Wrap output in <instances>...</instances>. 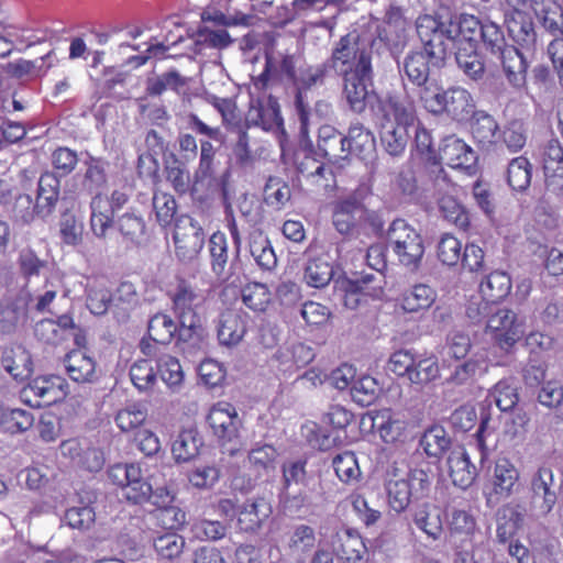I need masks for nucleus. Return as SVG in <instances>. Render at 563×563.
Returning <instances> with one entry per match:
<instances>
[{
	"label": "nucleus",
	"mask_w": 563,
	"mask_h": 563,
	"mask_svg": "<svg viewBox=\"0 0 563 563\" xmlns=\"http://www.w3.org/2000/svg\"><path fill=\"white\" fill-rule=\"evenodd\" d=\"M380 119V142L391 156L401 155L409 140V130L416 125L418 115L412 101L396 95H387L378 100Z\"/></svg>",
	"instance_id": "nucleus-1"
},
{
	"label": "nucleus",
	"mask_w": 563,
	"mask_h": 563,
	"mask_svg": "<svg viewBox=\"0 0 563 563\" xmlns=\"http://www.w3.org/2000/svg\"><path fill=\"white\" fill-rule=\"evenodd\" d=\"M108 476L114 485L121 487L122 496L133 504L152 499L154 505L162 508L174 499V494L167 486H159L154 477L153 482L147 481L139 464H115L109 468Z\"/></svg>",
	"instance_id": "nucleus-2"
},
{
	"label": "nucleus",
	"mask_w": 563,
	"mask_h": 563,
	"mask_svg": "<svg viewBox=\"0 0 563 563\" xmlns=\"http://www.w3.org/2000/svg\"><path fill=\"white\" fill-rule=\"evenodd\" d=\"M384 490L388 507L401 514L407 510L412 499L427 496L430 489L428 474L422 470L406 471L393 463L384 475Z\"/></svg>",
	"instance_id": "nucleus-3"
},
{
	"label": "nucleus",
	"mask_w": 563,
	"mask_h": 563,
	"mask_svg": "<svg viewBox=\"0 0 563 563\" xmlns=\"http://www.w3.org/2000/svg\"><path fill=\"white\" fill-rule=\"evenodd\" d=\"M330 66L342 77L372 71V49L361 43L356 33H347L334 45Z\"/></svg>",
	"instance_id": "nucleus-4"
},
{
	"label": "nucleus",
	"mask_w": 563,
	"mask_h": 563,
	"mask_svg": "<svg viewBox=\"0 0 563 563\" xmlns=\"http://www.w3.org/2000/svg\"><path fill=\"white\" fill-rule=\"evenodd\" d=\"M387 245L402 266L411 271L418 269L424 254L423 239L404 219H396L389 225Z\"/></svg>",
	"instance_id": "nucleus-5"
},
{
	"label": "nucleus",
	"mask_w": 563,
	"mask_h": 563,
	"mask_svg": "<svg viewBox=\"0 0 563 563\" xmlns=\"http://www.w3.org/2000/svg\"><path fill=\"white\" fill-rule=\"evenodd\" d=\"M558 485L553 471L548 466H540L530 477L528 488V511L532 517L548 516L558 503Z\"/></svg>",
	"instance_id": "nucleus-6"
},
{
	"label": "nucleus",
	"mask_w": 563,
	"mask_h": 563,
	"mask_svg": "<svg viewBox=\"0 0 563 563\" xmlns=\"http://www.w3.org/2000/svg\"><path fill=\"white\" fill-rule=\"evenodd\" d=\"M67 383L58 375L40 376L32 379L21 391V398L32 407H42L63 400L67 395Z\"/></svg>",
	"instance_id": "nucleus-7"
},
{
	"label": "nucleus",
	"mask_w": 563,
	"mask_h": 563,
	"mask_svg": "<svg viewBox=\"0 0 563 563\" xmlns=\"http://www.w3.org/2000/svg\"><path fill=\"white\" fill-rule=\"evenodd\" d=\"M174 243L179 261L184 263L195 261L205 244L202 228L189 216L179 217L175 224Z\"/></svg>",
	"instance_id": "nucleus-8"
},
{
	"label": "nucleus",
	"mask_w": 563,
	"mask_h": 563,
	"mask_svg": "<svg viewBox=\"0 0 563 563\" xmlns=\"http://www.w3.org/2000/svg\"><path fill=\"white\" fill-rule=\"evenodd\" d=\"M342 78L343 96L353 112L362 113L368 104L375 113L378 112V100L385 99V97H379L368 90L373 80V70L364 74H350Z\"/></svg>",
	"instance_id": "nucleus-9"
},
{
	"label": "nucleus",
	"mask_w": 563,
	"mask_h": 563,
	"mask_svg": "<svg viewBox=\"0 0 563 563\" xmlns=\"http://www.w3.org/2000/svg\"><path fill=\"white\" fill-rule=\"evenodd\" d=\"M486 332L494 343L509 353L523 334L522 325L517 314L509 309H498L486 323Z\"/></svg>",
	"instance_id": "nucleus-10"
},
{
	"label": "nucleus",
	"mask_w": 563,
	"mask_h": 563,
	"mask_svg": "<svg viewBox=\"0 0 563 563\" xmlns=\"http://www.w3.org/2000/svg\"><path fill=\"white\" fill-rule=\"evenodd\" d=\"M298 173L312 181L325 191L333 190L338 187V177L344 172V159L338 162H320L316 154L305 153L302 158H298Z\"/></svg>",
	"instance_id": "nucleus-11"
},
{
	"label": "nucleus",
	"mask_w": 563,
	"mask_h": 563,
	"mask_svg": "<svg viewBox=\"0 0 563 563\" xmlns=\"http://www.w3.org/2000/svg\"><path fill=\"white\" fill-rule=\"evenodd\" d=\"M332 551L341 563H368L369 551L357 529L342 528L332 538Z\"/></svg>",
	"instance_id": "nucleus-12"
},
{
	"label": "nucleus",
	"mask_w": 563,
	"mask_h": 563,
	"mask_svg": "<svg viewBox=\"0 0 563 563\" xmlns=\"http://www.w3.org/2000/svg\"><path fill=\"white\" fill-rule=\"evenodd\" d=\"M368 220L367 208L356 198H345L334 202L332 223L342 235H352Z\"/></svg>",
	"instance_id": "nucleus-13"
},
{
	"label": "nucleus",
	"mask_w": 563,
	"mask_h": 563,
	"mask_svg": "<svg viewBox=\"0 0 563 563\" xmlns=\"http://www.w3.org/2000/svg\"><path fill=\"white\" fill-rule=\"evenodd\" d=\"M253 124L264 131L285 134L284 120L280 114L278 100L273 96L258 97L249 107V126Z\"/></svg>",
	"instance_id": "nucleus-14"
},
{
	"label": "nucleus",
	"mask_w": 563,
	"mask_h": 563,
	"mask_svg": "<svg viewBox=\"0 0 563 563\" xmlns=\"http://www.w3.org/2000/svg\"><path fill=\"white\" fill-rule=\"evenodd\" d=\"M168 296L179 322H191L194 319H198L197 310L203 302V296L197 288L180 279L168 291Z\"/></svg>",
	"instance_id": "nucleus-15"
},
{
	"label": "nucleus",
	"mask_w": 563,
	"mask_h": 563,
	"mask_svg": "<svg viewBox=\"0 0 563 563\" xmlns=\"http://www.w3.org/2000/svg\"><path fill=\"white\" fill-rule=\"evenodd\" d=\"M505 23L510 37L521 49L528 53L534 52L537 33L530 13L512 9L506 14Z\"/></svg>",
	"instance_id": "nucleus-16"
},
{
	"label": "nucleus",
	"mask_w": 563,
	"mask_h": 563,
	"mask_svg": "<svg viewBox=\"0 0 563 563\" xmlns=\"http://www.w3.org/2000/svg\"><path fill=\"white\" fill-rule=\"evenodd\" d=\"M520 473L515 464L508 459H498L495 462L490 478V496L497 500L507 499L512 496L519 487Z\"/></svg>",
	"instance_id": "nucleus-17"
},
{
	"label": "nucleus",
	"mask_w": 563,
	"mask_h": 563,
	"mask_svg": "<svg viewBox=\"0 0 563 563\" xmlns=\"http://www.w3.org/2000/svg\"><path fill=\"white\" fill-rule=\"evenodd\" d=\"M208 422L219 439L228 441H231L236 435L241 424L235 408L225 401L218 402L211 407Z\"/></svg>",
	"instance_id": "nucleus-18"
},
{
	"label": "nucleus",
	"mask_w": 563,
	"mask_h": 563,
	"mask_svg": "<svg viewBox=\"0 0 563 563\" xmlns=\"http://www.w3.org/2000/svg\"><path fill=\"white\" fill-rule=\"evenodd\" d=\"M526 511L519 503H507L498 509L496 537L499 543L506 544L517 536L523 526Z\"/></svg>",
	"instance_id": "nucleus-19"
},
{
	"label": "nucleus",
	"mask_w": 563,
	"mask_h": 563,
	"mask_svg": "<svg viewBox=\"0 0 563 563\" xmlns=\"http://www.w3.org/2000/svg\"><path fill=\"white\" fill-rule=\"evenodd\" d=\"M501 63L508 82L515 88H522L527 82L528 63L523 53L514 45H507L496 54Z\"/></svg>",
	"instance_id": "nucleus-20"
},
{
	"label": "nucleus",
	"mask_w": 563,
	"mask_h": 563,
	"mask_svg": "<svg viewBox=\"0 0 563 563\" xmlns=\"http://www.w3.org/2000/svg\"><path fill=\"white\" fill-rule=\"evenodd\" d=\"M437 291L427 284H416L404 290L396 306L405 313H420L429 310L435 302Z\"/></svg>",
	"instance_id": "nucleus-21"
},
{
	"label": "nucleus",
	"mask_w": 563,
	"mask_h": 563,
	"mask_svg": "<svg viewBox=\"0 0 563 563\" xmlns=\"http://www.w3.org/2000/svg\"><path fill=\"white\" fill-rule=\"evenodd\" d=\"M345 307L354 309L366 297L378 298L383 294V287L376 284V277L372 274L362 275L356 279L343 282Z\"/></svg>",
	"instance_id": "nucleus-22"
},
{
	"label": "nucleus",
	"mask_w": 563,
	"mask_h": 563,
	"mask_svg": "<svg viewBox=\"0 0 563 563\" xmlns=\"http://www.w3.org/2000/svg\"><path fill=\"white\" fill-rule=\"evenodd\" d=\"M449 476L452 483L462 488H468L476 478L477 471L471 463L470 456L463 446L453 449L448 456Z\"/></svg>",
	"instance_id": "nucleus-23"
},
{
	"label": "nucleus",
	"mask_w": 563,
	"mask_h": 563,
	"mask_svg": "<svg viewBox=\"0 0 563 563\" xmlns=\"http://www.w3.org/2000/svg\"><path fill=\"white\" fill-rule=\"evenodd\" d=\"M318 150L328 163L344 159V168L350 159L346 156L345 136L331 125H322L318 132Z\"/></svg>",
	"instance_id": "nucleus-24"
},
{
	"label": "nucleus",
	"mask_w": 563,
	"mask_h": 563,
	"mask_svg": "<svg viewBox=\"0 0 563 563\" xmlns=\"http://www.w3.org/2000/svg\"><path fill=\"white\" fill-rule=\"evenodd\" d=\"M444 102L442 114H446L459 122L468 120L474 114L476 108L471 92L462 87L448 88V96Z\"/></svg>",
	"instance_id": "nucleus-25"
},
{
	"label": "nucleus",
	"mask_w": 563,
	"mask_h": 563,
	"mask_svg": "<svg viewBox=\"0 0 563 563\" xmlns=\"http://www.w3.org/2000/svg\"><path fill=\"white\" fill-rule=\"evenodd\" d=\"M411 519L416 527L428 538L438 540L443 531L441 510L433 504L422 503L411 511Z\"/></svg>",
	"instance_id": "nucleus-26"
},
{
	"label": "nucleus",
	"mask_w": 563,
	"mask_h": 563,
	"mask_svg": "<svg viewBox=\"0 0 563 563\" xmlns=\"http://www.w3.org/2000/svg\"><path fill=\"white\" fill-rule=\"evenodd\" d=\"M440 161L452 168H467L471 166L474 153L462 140L448 136L439 151Z\"/></svg>",
	"instance_id": "nucleus-27"
},
{
	"label": "nucleus",
	"mask_w": 563,
	"mask_h": 563,
	"mask_svg": "<svg viewBox=\"0 0 563 563\" xmlns=\"http://www.w3.org/2000/svg\"><path fill=\"white\" fill-rule=\"evenodd\" d=\"M449 36L453 37L455 46L473 44L477 45V36L483 23L474 15L461 14L457 19H451L448 23Z\"/></svg>",
	"instance_id": "nucleus-28"
},
{
	"label": "nucleus",
	"mask_w": 563,
	"mask_h": 563,
	"mask_svg": "<svg viewBox=\"0 0 563 563\" xmlns=\"http://www.w3.org/2000/svg\"><path fill=\"white\" fill-rule=\"evenodd\" d=\"M69 377L76 383H92L96 379V362L82 350H73L64 358Z\"/></svg>",
	"instance_id": "nucleus-29"
},
{
	"label": "nucleus",
	"mask_w": 563,
	"mask_h": 563,
	"mask_svg": "<svg viewBox=\"0 0 563 563\" xmlns=\"http://www.w3.org/2000/svg\"><path fill=\"white\" fill-rule=\"evenodd\" d=\"M372 428L376 429L385 443H395L405 435L407 422L397 418L390 409H383L372 417Z\"/></svg>",
	"instance_id": "nucleus-30"
},
{
	"label": "nucleus",
	"mask_w": 563,
	"mask_h": 563,
	"mask_svg": "<svg viewBox=\"0 0 563 563\" xmlns=\"http://www.w3.org/2000/svg\"><path fill=\"white\" fill-rule=\"evenodd\" d=\"M59 179L53 173H44L38 179L34 212L46 217L51 214L58 201Z\"/></svg>",
	"instance_id": "nucleus-31"
},
{
	"label": "nucleus",
	"mask_w": 563,
	"mask_h": 563,
	"mask_svg": "<svg viewBox=\"0 0 563 563\" xmlns=\"http://www.w3.org/2000/svg\"><path fill=\"white\" fill-rule=\"evenodd\" d=\"M345 144L346 156L355 155L361 159L368 158L376 148L374 134L360 123L350 126Z\"/></svg>",
	"instance_id": "nucleus-32"
},
{
	"label": "nucleus",
	"mask_w": 563,
	"mask_h": 563,
	"mask_svg": "<svg viewBox=\"0 0 563 563\" xmlns=\"http://www.w3.org/2000/svg\"><path fill=\"white\" fill-rule=\"evenodd\" d=\"M90 229L95 236L103 239L107 231L113 224L114 211L109 203V200L101 194L92 197L90 202Z\"/></svg>",
	"instance_id": "nucleus-33"
},
{
	"label": "nucleus",
	"mask_w": 563,
	"mask_h": 563,
	"mask_svg": "<svg viewBox=\"0 0 563 563\" xmlns=\"http://www.w3.org/2000/svg\"><path fill=\"white\" fill-rule=\"evenodd\" d=\"M511 278L505 272L495 271L488 274L479 285V292L487 303H498L511 291Z\"/></svg>",
	"instance_id": "nucleus-34"
},
{
	"label": "nucleus",
	"mask_w": 563,
	"mask_h": 563,
	"mask_svg": "<svg viewBox=\"0 0 563 563\" xmlns=\"http://www.w3.org/2000/svg\"><path fill=\"white\" fill-rule=\"evenodd\" d=\"M203 441L195 427L183 429L172 445V454L176 462H188L195 459Z\"/></svg>",
	"instance_id": "nucleus-35"
},
{
	"label": "nucleus",
	"mask_w": 563,
	"mask_h": 563,
	"mask_svg": "<svg viewBox=\"0 0 563 563\" xmlns=\"http://www.w3.org/2000/svg\"><path fill=\"white\" fill-rule=\"evenodd\" d=\"M207 100L221 114L223 124H225L228 129L238 131L240 133L238 152L240 157L243 158L244 154L246 153V144L243 141V133L240 125L241 120L236 112V106L234 101L232 99L219 98L217 96H209Z\"/></svg>",
	"instance_id": "nucleus-36"
},
{
	"label": "nucleus",
	"mask_w": 563,
	"mask_h": 563,
	"mask_svg": "<svg viewBox=\"0 0 563 563\" xmlns=\"http://www.w3.org/2000/svg\"><path fill=\"white\" fill-rule=\"evenodd\" d=\"M455 60L460 69L471 79H481L485 73V64L477 52V45L466 44L455 46Z\"/></svg>",
	"instance_id": "nucleus-37"
},
{
	"label": "nucleus",
	"mask_w": 563,
	"mask_h": 563,
	"mask_svg": "<svg viewBox=\"0 0 563 563\" xmlns=\"http://www.w3.org/2000/svg\"><path fill=\"white\" fill-rule=\"evenodd\" d=\"M245 332L246 323L242 316L234 311H225L221 314L218 339L222 345H236L243 339Z\"/></svg>",
	"instance_id": "nucleus-38"
},
{
	"label": "nucleus",
	"mask_w": 563,
	"mask_h": 563,
	"mask_svg": "<svg viewBox=\"0 0 563 563\" xmlns=\"http://www.w3.org/2000/svg\"><path fill=\"white\" fill-rule=\"evenodd\" d=\"M423 53L429 57L433 66H441L452 48H455L453 37L449 36L448 25L438 33L421 42Z\"/></svg>",
	"instance_id": "nucleus-39"
},
{
	"label": "nucleus",
	"mask_w": 563,
	"mask_h": 563,
	"mask_svg": "<svg viewBox=\"0 0 563 563\" xmlns=\"http://www.w3.org/2000/svg\"><path fill=\"white\" fill-rule=\"evenodd\" d=\"M2 366L14 379H24L33 371L31 355L22 345H16L4 353Z\"/></svg>",
	"instance_id": "nucleus-40"
},
{
	"label": "nucleus",
	"mask_w": 563,
	"mask_h": 563,
	"mask_svg": "<svg viewBox=\"0 0 563 563\" xmlns=\"http://www.w3.org/2000/svg\"><path fill=\"white\" fill-rule=\"evenodd\" d=\"M542 164L548 181H563V147L558 139H551L543 146Z\"/></svg>",
	"instance_id": "nucleus-41"
},
{
	"label": "nucleus",
	"mask_w": 563,
	"mask_h": 563,
	"mask_svg": "<svg viewBox=\"0 0 563 563\" xmlns=\"http://www.w3.org/2000/svg\"><path fill=\"white\" fill-rule=\"evenodd\" d=\"M86 306L95 316H103L112 303V294L98 278L87 279Z\"/></svg>",
	"instance_id": "nucleus-42"
},
{
	"label": "nucleus",
	"mask_w": 563,
	"mask_h": 563,
	"mask_svg": "<svg viewBox=\"0 0 563 563\" xmlns=\"http://www.w3.org/2000/svg\"><path fill=\"white\" fill-rule=\"evenodd\" d=\"M532 164L526 156H517L507 168V183L514 191L523 192L531 184Z\"/></svg>",
	"instance_id": "nucleus-43"
},
{
	"label": "nucleus",
	"mask_w": 563,
	"mask_h": 563,
	"mask_svg": "<svg viewBox=\"0 0 563 563\" xmlns=\"http://www.w3.org/2000/svg\"><path fill=\"white\" fill-rule=\"evenodd\" d=\"M440 377L438 358L434 355H415V364L408 379L416 385H427Z\"/></svg>",
	"instance_id": "nucleus-44"
},
{
	"label": "nucleus",
	"mask_w": 563,
	"mask_h": 563,
	"mask_svg": "<svg viewBox=\"0 0 563 563\" xmlns=\"http://www.w3.org/2000/svg\"><path fill=\"white\" fill-rule=\"evenodd\" d=\"M244 0H228L227 14L216 9L202 12L203 22H213L219 25L246 24V14L243 12Z\"/></svg>",
	"instance_id": "nucleus-45"
},
{
	"label": "nucleus",
	"mask_w": 563,
	"mask_h": 563,
	"mask_svg": "<svg viewBox=\"0 0 563 563\" xmlns=\"http://www.w3.org/2000/svg\"><path fill=\"white\" fill-rule=\"evenodd\" d=\"M430 64L429 57L423 52H411L405 57L404 71L413 85L421 87L430 81Z\"/></svg>",
	"instance_id": "nucleus-46"
},
{
	"label": "nucleus",
	"mask_w": 563,
	"mask_h": 563,
	"mask_svg": "<svg viewBox=\"0 0 563 563\" xmlns=\"http://www.w3.org/2000/svg\"><path fill=\"white\" fill-rule=\"evenodd\" d=\"M157 372L168 389L179 391L184 384L185 374L177 357L164 354L157 360Z\"/></svg>",
	"instance_id": "nucleus-47"
},
{
	"label": "nucleus",
	"mask_w": 563,
	"mask_h": 563,
	"mask_svg": "<svg viewBox=\"0 0 563 563\" xmlns=\"http://www.w3.org/2000/svg\"><path fill=\"white\" fill-rule=\"evenodd\" d=\"M250 77L255 88L260 90L268 88L276 79L277 68L268 53L255 56L252 59V74H250Z\"/></svg>",
	"instance_id": "nucleus-48"
},
{
	"label": "nucleus",
	"mask_w": 563,
	"mask_h": 563,
	"mask_svg": "<svg viewBox=\"0 0 563 563\" xmlns=\"http://www.w3.org/2000/svg\"><path fill=\"white\" fill-rule=\"evenodd\" d=\"M33 424L34 416L30 410L7 406L0 421V431L16 434L27 431Z\"/></svg>",
	"instance_id": "nucleus-49"
},
{
	"label": "nucleus",
	"mask_w": 563,
	"mask_h": 563,
	"mask_svg": "<svg viewBox=\"0 0 563 563\" xmlns=\"http://www.w3.org/2000/svg\"><path fill=\"white\" fill-rule=\"evenodd\" d=\"M419 100L422 107L434 115H442V109H444L448 89L443 87L437 80H430L419 90Z\"/></svg>",
	"instance_id": "nucleus-50"
},
{
	"label": "nucleus",
	"mask_w": 563,
	"mask_h": 563,
	"mask_svg": "<svg viewBox=\"0 0 563 563\" xmlns=\"http://www.w3.org/2000/svg\"><path fill=\"white\" fill-rule=\"evenodd\" d=\"M178 327L173 318L166 313L154 314L147 324L148 336L159 344H168L177 333Z\"/></svg>",
	"instance_id": "nucleus-51"
},
{
	"label": "nucleus",
	"mask_w": 563,
	"mask_h": 563,
	"mask_svg": "<svg viewBox=\"0 0 563 563\" xmlns=\"http://www.w3.org/2000/svg\"><path fill=\"white\" fill-rule=\"evenodd\" d=\"M332 466L338 478L344 484L357 483L361 479L362 472L357 459L351 451L336 454L332 460Z\"/></svg>",
	"instance_id": "nucleus-52"
},
{
	"label": "nucleus",
	"mask_w": 563,
	"mask_h": 563,
	"mask_svg": "<svg viewBox=\"0 0 563 563\" xmlns=\"http://www.w3.org/2000/svg\"><path fill=\"white\" fill-rule=\"evenodd\" d=\"M451 440L442 427L433 426L424 431L420 446L429 457H441L449 449Z\"/></svg>",
	"instance_id": "nucleus-53"
},
{
	"label": "nucleus",
	"mask_w": 563,
	"mask_h": 563,
	"mask_svg": "<svg viewBox=\"0 0 563 563\" xmlns=\"http://www.w3.org/2000/svg\"><path fill=\"white\" fill-rule=\"evenodd\" d=\"M497 131L498 123L489 114H482L477 117L471 125L472 136L482 147H489L497 143Z\"/></svg>",
	"instance_id": "nucleus-54"
},
{
	"label": "nucleus",
	"mask_w": 563,
	"mask_h": 563,
	"mask_svg": "<svg viewBox=\"0 0 563 563\" xmlns=\"http://www.w3.org/2000/svg\"><path fill=\"white\" fill-rule=\"evenodd\" d=\"M146 418L147 411L143 406L130 404L115 413L114 421L122 432H131L141 427Z\"/></svg>",
	"instance_id": "nucleus-55"
},
{
	"label": "nucleus",
	"mask_w": 563,
	"mask_h": 563,
	"mask_svg": "<svg viewBox=\"0 0 563 563\" xmlns=\"http://www.w3.org/2000/svg\"><path fill=\"white\" fill-rule=\"evenodd\" d=\"M439 209L443 217L453 222L459 229L467 231L471 218L465 208L452 196H443L439 199Z\"/></svg>",
	"instance_id": "nucleus-56"
},
{
	"label": "nucleus",
	"mask_w": 563,
	"mask_h": 563,
	"mask_svg": "<svg viewBox=\"0 0 563 563\" xmlns=\"http://www.w3.org/2000/svg\"><path fill=\"white\" fill-rule=\"evenodd\" d=\"M333 276L332 266L321 258H313L308 262L305 268V280L307 285L314 288L327 286Z\"/></svg>",
	"instance_id": "nucleus-57"
},
{
	"label": "nucleus",
	"mask_w": 563,
	"mask_h": 563,
	"mask_svg": "<svg viewBox=\"0 0 563 563\" xmlns=\"http://www.w3.org/2000/svg\"><path fill=\"white\" fill-rule=\"evenodd\" d=\"M58 227L59 236L64 244L75 247L82 242L84 224L74 213H63Z\"/></svg>",
	"instance_id": "nucleus-58"
},
{
	"label": "nucleus",
	"mask_w": 563,
	"mask_h": 563,
	"mask_svg": "<svg viewBox=\"0 0 563 563\" xmlns=\"http://www.w3.org/2000/svg\"><path fill=\"white\" fill-rule=\"evenodd\" d=\"M264 201L275 208L280 209L291 196L288 184L279 177H269L264 187Z\"/></svg>",
	"instance_id": "nucleus-59"
},
{
	"label": "nucleus",
	"mask_w": 563,
	"mask_h": 563,
	"mask_svg": "<svg viewBox=\"0 0 563 563\" xmlns=\"http://www.w3.org/2000/svg\"><path fill=\"white\" fill-rule=\"evenodd\" d=\"M153 545L157 554L167 560H173L183 552L185 540L174 531H168L153 539Z\"/></svg>",
	"instance_id": "nucleus-60"
},
{
	"label": "nucleus",
	"mask_w": 563,
	"mask_h": 563,
	"mask_svg": "<svg viewBox=\"0 0 563 563\" xmlns=\"http://www.w3.org/2000/svg\"><path fill=\"white\" fill-rule=\"evenodd\" d=\"M501 142L512 153L521 151L527 143V129L521 120L508 122L501 133Z\"/></svg>",
	"instance_id": "nucleus-61"
},
{
	"label": "nucleus",
	"mask_w": 563,
	"mask_h": 563,
	"mask_svg": "<svg viewBox=\"0 0 563 563\" xmlns=\"http://www.w3.org/2000/svg\"><path fill=\"white\" fill-rule=\"evenodd\" d=\"M249 252L261 268L271 271L276 266L277 258L275 252L262 233H258L257 239L249 243Z\"/></svg>",
	"instance_id": "nucleus-62"
},
{
	"label": "nucleus",
	"mask_w": 563,
	"mask_h": 563,
	"mask_svg": "<svg viewBox=\"0 0 563 563\" xmlns=\"http://www.w3.org/2000/svg\"><path fill=\"white\" fill-rule=\"evenodd\" d=\"M273 508L264 497L256 498L249 509V531H258L269 527L273 521Z\"/></svg>",
	"instance_id": "nucleus-63"
},
{
	"label": "nucleus",
	"mask_w": 563,
	"mask_h": 563,
	"mask_svg": "<svg viewBox=\"0 0 563 563\" xmlns=\"http://www.w3.org/2000/svg\"><path fill=\"white\" fill-rule=\"evenodd\" d=\"M462 243L454 235L445 233L437 245L439 261L448 266L456 265L461 260Z\"/></svg>",
	"instance_id": "nucleus-64"
}]
</instances>
